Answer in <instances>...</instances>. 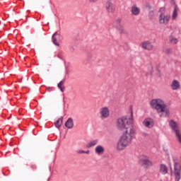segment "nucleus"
<instances>
[{"mask_svg": "<svg viewBox=\"0 0 181 181\" xmlns=\"http://www.w3.org/2000/svg\"><path fill=\"white\" fill-rule=\"evenodd\" d=\"M150 106L153 110H156L160 118L170 117V110L163 99L156 98L151 100L150 101Z\"/></svg>", "mask_w": 181, "mask_h": 181, "instance_id": "1", "label": "nucleus"}, {"mask_svg": "<svg viewBox=\"0 0 181 181\" xmlns=\"http://www.w3.org/2000/svg\"><path fill=\"white\" fill-rule=\"evenodd\" d=\"M134 135H135V130L132 132H123L120 136L116 146L117 151H124L128 148L131 144H132V139H134Z\"/></svg>", "mask_w": 181, "mask_h": 181, "instance_id": "2", "label": "nucleus"}, {"mask_svg": "<svg viewBox=\"0 0 181 181\" xmlns=\"http://www.w3.org/2000/svg\"><path fill=\"white\" fill-rule=\"evenodd\" d=\"M116 128L118 131H122V132L135 131V128L131 124V122H129V119L127 117H122L117 119Z\"/></svg>", "mask_w": 181, "mask_h": 181, "instance_id": "3", "label": "nucleus"}, {"mask_svg": "<svg viewBox=\"0 0 181 181\" xmlns=\"http://www.w3.org/2000/svg\"><path fill=\"white\" fill-rule=\"evenodd\" d=\"M158 19L160 25H168L169 21H170V15L160 13Z\"/></svg>", "mask_w": 181, "mask_h": 181, "instance_id": "4", "label": "nucleus"}, {"mask_svg": "<svg viewBox=\"0 0 181 181\" xmlns=\"http://www.w3.org/2000/svg\"><path fill=\"white\" fill-rule=\"evenodd\" d=\"M141 47L144 49V50H147L148 52H152L155 50V45L152 42L149 40L144 41L140 45Z\"/></svg>", "mask_w": 181, "mask_h": 181, "instance_id": "5", "label": "nucleus"}, {"mask_svg": "<svg viewBox=\"0 0 181 181\" xmlns=\"http://www.w3.org/2000/svg\"><path fill=\"white\" fill-rule=\"evenodd\" d=\"M141 165L144 169H149V168L153 166V163L149 159L148 156H142L141 159Z\"/></svg>", "mask_w": 181, "mask_h": 181, "instance_id": "6", "label": "nucleus"}, {"mask_svg": "<svg viewBox=\"0 0 181 181\" xmlns=\"http://www.w3.org/2000/svg\"><path fill=\"white\" fill-rule=\"evenodd\" d=\"M105 7L107 13H114L115 12V6L112 3V0L107 1Z\"/></svg>", "mask_w": 181, "mask_h": 181, "instance_id": "7", "label": "nucleus"}, {"mask_svg": "<svg viewBox=\"0 0 181 181\" xmlns=\"http://www.w3.org/2000/svg\"><path fill=\"white\" fill-rule=\"evenodd\" d=\"M100 116L103 119H105L110 117V109L108 107H103L100 108Z\"/></svg>", "mask_w": 181, "mask_h": 181, "instance_id": "8", "label": "nucleus"}, {"mask_svg": "<svg viewBox=\"0 0 181 181\" xmlns=\"http://www.w3.org/2000/svg\"><path fill=\"white\" fill-rule=\"evenodd\" d=\"M174 175L175 176V181L180 180V169L181 165L180 163H175V167H174Z\"/></svg>", "mask_w": 181, "mask_h": 181, "instance_id": "9", "label": "nucleus"}, {"mask_svg": "<svg viewBox=\"0 0 181 181\" xmlns=\"http://www.w3.org/2000/svg\"><path fill=\"white\" fill-rule=\"evenodd\" d=\"M169 125L173 132H174V134H176L177 132H180V129L179 127V123L175 122L174 120H170L169 122Z\"/></svg>", "mask_w": 181, "mask_h": 181, "instance_id": "10", "label": "nucleus"}, {"mask_svg": "<svg viewBox=\"0 0 181 181\" xmlns=\"http://www.w3.org/2000/svg\"><path fill=\"white\" fill-rule=\"evenodd\" d=\"M95 153L98 155V156H101V155H104V152H105V148H104V146L101 145H98L95 148Z\"/></svg>", "mask_w": 181, "mask_h": 181, "instance_id": "11", "label": "nucleus"}, {"mask_svg": "<svg viewBox=\"0 0 181 181\" xmlns=\"http://www.w3.org/2000/svg\"><path fill=\"white\" fill-rule=\"evenodd\" d=\"M153 119L151 117L145 119L143 122V125H144L146 128H152V127H153Z\"/></svg>", "mask_w": 181, "mask_h": 181, "instance_id": "12", "label": "nucleus"}, {"mask_svg": "<svg viewBox=\"0 0 181 181\" xmlns=\"http://www.w3.org/2000/svg\"><path fill=\"white\" fill-rule=\"evenodd\" d=\"M130 12L133 16H138V15L141 13V9H139V8H138L136 6L133 5L131 7Z\"/></svg>", "mask_w": 181, "mask_h": 181, "instance_id": "13", "label": "nucleus"}, {"mask_svg": "<svg viewBox=\"0 0 181 181\" xmlns=\"http://www.w3.org/2000/svg\"><path fill=\"white\" fill-rule=\"evenodd\" d=\"M60 42V34L55 33L52 35V42L55 46H59V43Z\"/></svg>", "mask_w": 181, "mask_h": 181, "instance_id": "14", "label": "nucleus"}, {"mask_svg": "<svg viewBox=\"0 0 181 181\" xmlns=\"http://www.w3.org/2000/svg\"><path fill=\"white\" fill-rule=\"evenodd\" d=\"M171 88L174 91H176V90H179L180 88V83L177 80H173L171 83Z\"/></svg>", "mask_w": 181, "mask_h": 181, "instance_id": "15", "label": "nucleus"}, {"mask_svg": "<svg viewBox=\"0 0 181 181\" xmlns=\"http://www.w3.org/2000/svg\"><path fill=\"white\" fill-rule=\"evenodd\" d=\"M65 127L68 128V129H71L73 127H74V122H73L72 118H69L67 121L65 122Z\"/></svg>", "mask_w": 181, "mask_h": 181, "instance_id": "16", "label": "nucleus"}, {"mask_svg": "<svg viewBox=\"0 0 181 181\" xmlns=\"http://www.w3.org/2000/svg\"><path fill=\"white\" fill-rule=\"evenodd\" d=\"M96 145H98V139H95L89 141L86 145V148H93Z\"/></svg>", "mask_w": 181, "mask_h": 181, "instance_id": "17", "label": "nucleus"}, {"mask_svg": "<svg viewBox=\"0 0 181 181\" xmlns=\"http://www.w3.org/2000/svg\"><path fill=\"white\" fill-rule=\"evenodd\" d=\"M178 11H179V8H177V6H175L174 10L173 11V15H172L173 21H176V19L177 18Z\"/></svg>", "mask_w": 181, "mask_h": 181, "instance_id": "18", "label": "nucleus"}, {"mask_svg": "<svg viewBox=\"0 0 181 181\" xmlns=\"http://www.w3.org/2000/svg\"><path fill=\"white\" fill-rule=\"evenodd\" d=\"M115 29H117V31H119V33H120L121 35L125 33V29L124 28V26H122V25H115Z\"/></svg>", "mask_w": 181, "mask_h": 181, "instance_id": "19", "label": "nucleus"}, {"mask_svg": "<svg viewBox=\"0 0 181 181\" xmlns=\"http://www.w3.org/2000/svg\"><path fill=\"white\" fill-rule=\"evenodd\" d=\"M146 70L148 74L152 75L153 73V65L152 64H148L146 66Z\"/></svg>", "mask_w": 181, "mask_h": 181, "instance_id": "20", "label": "nucleus"}, {"mask_svg": "<svg viewBox=\"0 0 181 181\" xmlns=\"http://www.w3.org/2000/svg\"><path fill=\"white\" fill-rule=\"evenodd\" d=\"M160 172L162 175H166V173H168V167L165 165H161L160 166Z\"/></svg>", "mask_w": 181, "mask_h": 181, "instance_id": "21", "label": "nucleus"}, {"mask_svg": "<svg viewBox=\"0 0 181 181\" xmlns=\"http://www.w3.org/2000/svg\"><path fill=\"white\" fill-rule=\"evenodd\" d=\"M63 124V117H60L55 123L54 125L56 128H60Z\"/></svg>", "mask_w": 181, "mask_h": 181, "instance_id": "22", "label": "nucleus"}, {"mask_svg": "<svg viewBox=\"0 0 181 181\" xmlns=\"http://www.w3.org/2000/svg\"><path fill=\"white\" fill-rule=\"evenodd\" d=\"M64 81H62L58 83V88H59L60 90L62 93H64V90H66V88L64 86Z\"/></svg>", "mask_w": 181, "mask_h": 181, "instance_id": "23", "label": "nucleus"}, {"mask_svg": "<svg viewBox=\"0 0 181 181\" xmlns=\"http://www.w3.org/2000/svg\"><path fill=\"white\" fill-rule=\"evenodd\" d=\"M175 138L177 141V142L181 145V132H177V133H175Z\"/></svg>", "mask_w": 181, "mask_h": 181, "instance_id": "24", "label": "nucleus"}, {"mask_svg": "<svg viewBox=\"0 0 181 181\" xmlns=\"http://www.w3.org/2000/svg\"><path fill=\"white\" fill-rule=\"evenodd\" d=\"M169 42L171 45H177V43H179V40L177 38L170 37Z\"/></svg>", "mask_w": 181, "mask_h": 181, "instance_id": "25", "label": "nucleus"}, {"mask_svg": "<svg viewBox=\"0 0 181 181\" xmlns=\"http://www.w3.org/2000/svg\"><path fill=\"white\" fill-rule=\"evenodd\" d=\"M121 22H122V18H117L115 21L113 23V26L115 28V26H117V25H121Z\"/></svg>", "mask_w": 181, "mask_h": 181, "instance_id": "26", "label": "nucleus"}, {"mask_svg": "<svg viewBox=\"0 0 181 181\" xmlns=\"http://www.w3.org/2000/svg\"><path fill=\"white\" fill-rule=\"evenodd\" d=\"M165 53H166V54H172L173 49H172V48H168L165 49Z\"/></svg>", "mask_w": 181, "mask_h": 181, "instance_id": "27", "label": "nucleus"}, {"mask_svg": "<svg viewBox=\"0 0 181 181\" xmlns=\"http://www.w3.org/2000/svg\"><path fill=\"white\" fill-rule=\"evenodd\" d=\"M148 15H149V17L151 19H153V16H154V13H153V11H150L149 13H148Z\"/></svg>", "mask_w": 181, "mask_h": 181, "instance_id": "28", "label": "nucleus"}, {"mask_svg": "<svg viewBox=\"0 0 181 181\" xmlns=\"http://www.w3.org/2000/svg\"><path fill=\"white\" fill-rule=\"evenodd\" d=\"M86 151H83V150H77L76 151V153L78 154H81V153H85Z\"/></svg>", "mask_w": 181, "mask_h": 181, "instance_id": "29", "label": "nucleus"}, {"mask_svg": "<svg viewBox=\"0 0 181 181\" xmlns=\"http://www.w3.org/2000/svg\"><path fill=\"white\" fill-rule=\"evenodd\" d=\"M98 0H88L89 2H90V4H95V2H97Z\"/></svg>", "mask_w": 181, "mask_h": 181, "instance_id": "30", "label": "nucleus"}, {"mask_svg": "<svg viewBox=\"0 0 181 181\" xmlns=\"http://www.w3.org/2000/svg\"><path fill=\"white\" fill-rule=\"evenodd\" d=\"M31 168L32 169H36V165H32Z\"/></svg>", "mask_w": 181, "mask_h": 181, "instance_id": "31", "label": "nucleus"}, {"mask_svg": "<svg viewBox=\"0 0 181 181\" xmlns=\"http://www.w3.org/2000/svg\"><path fill=\"white\" fill-rule=\"evenodd\" d=\"M86 153L87 155H88V154H90V151H85V153Z\"/></svg>", "mask_w": 181, "mask_h": 181, "instance_id": "32", "label": "nucleus"}, {"mask_svg": "<svg viewBox=\"0 0 181 181\" xmlns=\"http://www.w3.org/2000/svg\"><path fill=\"white\" fill-rule=\"evenodd\" d=\"M131 115L132 117V115H134V113L132 112H131Z\"/></svg>", "mask_w": 181, "mask_h": 181, "instance_id": "33", "label": "nucleus"}]
</instances>
